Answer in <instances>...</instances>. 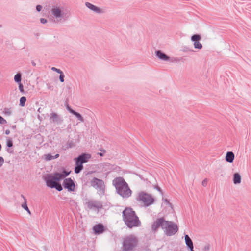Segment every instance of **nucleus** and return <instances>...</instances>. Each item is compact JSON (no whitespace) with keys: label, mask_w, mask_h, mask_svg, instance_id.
Segmentation results:
<instances>
[{"label":"nucleus","mask_w":251,"mask_h":251,"mask_svg":"<svg viewBox=\"0 0 251 251\" xmlns=\"http://www.w3.org/2000/svg\"><path fill=\"white\" fill-rule=\"evenodd\" d=\"M233 182L235 185L239 184L241 182V176L239 173H235L233 174Z\"/></svg>","instance_id":"19"},{"label":"nucleus","mask_w":251,"mask_h":251,"mask_svg":"<svg viewBox=\"0 0 251 251\" xmlns=\"http://www.w3.org/2000/svg\"><path fill=\"white\" fill-rule=\"evenodd\" d=\"M50 120L53 123H59L61 122L60 116L56 113L52 112L50 114Z\"/></svg>","instance_id":"15"},{"label":"nucleus","mask_w":251,"mask_h":251,"mask_svg":"<svg viewBox=\"0 0 251 251\" xmlns=\"http://www.w3.org/2000/svg\"><path fill=\"white\" fill-rule=\"evenodd\" d=\"M40 22L43 24H46L48 22L47 20L45 18H41L40 19Z\"/></svg>","instance_id":"34"},{"label":"nucleus","mask_w":251,"mask_h":251,"mask_svg":"<svg viewBox=\"0 0 251 251\" xmlns=\"http://www.w3.org/2000/svg\"><path fill=\"white\" fill-rule=\"evenodd\" d=\"M79 159H80L82 163H86L91 158V155L89 154H83L78 156Z\"/></svg>","instance_id":"20"},{"label":"nucleus","mask_w":251,"mask_h":251,"mask_svg":"<svg viewBox=\"0 0 251 251\" xmlns=\"http://www.w3.org/2000/svg\"><path fill=\"white\" fill-rule=\"evenodd\" d=\"M63 185L69 191H73L75 190V184L70 178L65 179L63 181Z\"/></svg>","instance_id":"11"},{"label":"nucleus","mask_w":251,"mask_h":251,"mask_svg":"<svg viewBox=\"0 0 251 251\" xmlns=\"http://www.w3.org/2000/svg\"><path fill=\"white\" fill-rule=\"evenodd\" d=\"M75 160L76 166L83 165V163H82V162H81L80 159H79L78 157L77 158H75Z\"/></svg>","instance_id":"28"},{"label":"nucleus","mask_w":251,"mask_h":251,"mask_svg":"<svg viewBox=\"0 0 251 251\" xmlns=\"http://www.w3.org/2000/svg\"><path fill=\"white\" fill-rule=\"evenodd\" d=\"M19 84V88L21 92L24 91V87L23 85L21 83H18Z\"/></svg>","instance_id":"35"},{"label":"nucleus","mask_w":251,"mask_h":251,"mask_svg":"<svg viewBox=\"0 0 251 251\" xmlns=\"http://www.w3.org/2000/svg\"><path fill=\"white\" fill-rule=\"evenodd\" d=\"M93 229L95 234H101L104 231V227L101 224L95 225Z\"/></svg>","instance_id":"16"},{"label":"nucleus","mask_w":251,"mask_h":251,"mask_svg":"<svg viewBox=\"0 0 251 251\" xmlns=\"http://www.w3.org/2000/svg\"><path fill=\"white\" fill-rule=\"evenodd\" d=\"M51 70L53 71H55L59 74H60L62 72V71L59 69H57L54 67H52L51 68Z\"/></svg>","instance_id":"30"},{"label":"nucleus","mask_w":251,"mask_h":251,"mask_svg":"<svg viewBox=\"0 0 251 251\" xmlns=\"http://www.w3.org/2000/svg\"><path fill=\"white\" fill-rule=\"evenodd\" d=\"M100 156H102V153H100Z\"/></svg>","instance_id":"42"},{"label":"nucleus","mask_w":251,"mask_h":251,"mask_svg":"<svg viewBox=\"0 0 251 251\" xmlns=\"http://www.w3.org/2000/svg\"><path fill=\"white\" fill-rule=\"evenodd\" d=\"M235 158L234 154L232 151H228L226 153L225 156V160L226 162L231 163L233 162Z\"/></svg>","instance_id":"18"},{"label":"nucleus","mask_w":251,"mask_h":251,"mask_svg":"<svg viewBox=\"0 0 251 251\" xmlns=\"http://www.w3.org/2000/svg\"><path fill=\"white\" fill-rule=\"evenodd\" d=\"M42 9V6L41 5H38L36 6V10L37 11L40 12Z\"/></svg>","instance_id":"37"},{"label":"nucleus","mask_w":251,"mask_h":251,"mask_svg":"<svg viewBox=\"0 0 251 251\" xmlns=\"http://www.w3.org/2000/svg\"><path fill=\"white\" fill-rule=\"evenodd\" d=\"M155 53L156 56L161 60L167 61L169 60V57L160 50H157Z\"/></svg>","instance_id":"17"},{"label":"nucleus","mask_w":251,"mask_h":251,"mask_svg":"<svg viewBox=\"0 0 251 251\" xmlns=\"http://www.w3.org/2000/svg\"><path fill=\"white\" fill-rule=\"evenodd\" d=\"M117 193L124 198H128L132 195V191L128 186V184L122 177H117L112 181Z\"/></svg>","instance_id":"3"},{"label":"nucleus","mask_w":251,"mask_h":251,"mask_svg":"<svg viewBox=\"0 0 251 251\" xmlns=\"http://www.w3.org/2000/svg\"><path fill=\"white\" fill-rule=\"evenodd\" d=\"M14 80L16 82L18 83H21V74L20 73H18L14 76Z\"/></svg>","instance_id":"24"},{"label":"nucleus","mask_w":251,"mask_h":251,"mask_svg":"<svg viewBox=\"0 0 251 251\" xmlns=\"http://www.w3.org/2000/svg\"><path fill=\"white\" fill-rule=\"evenodd\" d=\"M10 131L9 130L7 129V130H5V134L6 135H9L10 134Z\"/></svg>","instance_id":"40"},{"label":"nucleus","mask_w":251,"mask_h":251,"mask_svg":"<svg viewBox=\"0 0 251 251\" xmlns=\"http://www.w3.org/2000/svg\"><path fill=\"white\" fill-rule=\"evenodd\" d=\"M135 200L137 202L145 207L150 206L155 201V198L151 194L143 191L137 194Z\"/></svg>","instance_id":"5"},{"label":"nucleus","mask_w":251,"mask_h":251,"mask_svg":"<svg viewBox=\"0 0 251 251\" xmlns=\"http://www.w3.org/2000/svg\"><path fill=\"white\" fill-rule=\"evenodd\" d=\"M209 249H210V246L209 245H207L205 246L204 247V249H203L204 251H208L209 250Z\"/></svg>","instance_id":"36"},{"label":"nucleus","mask_w":251,"mask_h":251,"mask_svg":"<svg viewBox=\"0 0 251 251\" xmlns=\"http://www.w3.org/2000/svg\"><path fill=\"white\" fill-rule=\"evenodd\" d=\"M207 183V180L206 179H204L202 182V185L203 186H205Z\"/></svg>","instance_id":"39"},{"label":"nucleus","mask_w":251,"mask_h":251,"mask_svg":"<svg viewBox=\"0 0 251 251\" xmlns=\"http://www.w3.org/2000/svg\"><path fill=\"white\" fill-rule=\"evenodd\" d=\"M6 123V121L2 117L0 116V124H4Z\"/></svg>","instance_id":"32"},{"label":"nucleus","mask_w":251,"mask_h":251,"mask_svg":"<svg viewBox=\"0 0 251 251\" xmlns=\"http://www.w3.org/2000/svg\"><path fill=\"white\" fill-rule=\"evenodd\" d=\"M59 156V155L58 154H56L54 156H52L50 154H47L43 156V158L47 161H50L54 159L57 158Z\"/></svg>","instance_id":"23"},{"label":"nucleus","mask_w":251,"mask_h":251,"mask_svg":"<svg viewBox=\"0 0 251 251\" xmlns=\"http://www.w3.org/2000/svg\"><path fill=\"white\" fill-rule=\"evenodd\" d=\"M138 240L136 237L130 235L124 237L122 242V248L125 251H132L136 247Z\"/></svg>","instance_id":"6"},{"label":"nucleus","mask_w":251,"mask_h":251,"mask_svg":"<svg viewBox=\"0 0 251 251\" xmlns=\"http://www.w3.org/2000/svg\"><path fill=\"white\" fill-rule=\"evenodd\" d=\"M123 219L126 224L129 228L138 226L141 223L138 217L131 208H126L123 212Z\"/></svg>","instance_id":"4"},{"label":"nucleus","mask_w":251,"mask_h":251,"mask_svg":"<svg viewBox=\"0 0 251 251\" xmlns=\"http://www.w3.org/2000/svg\"><path fill=\"white\" fill-rule=\"evenodd\" d=\"M85 204L89 209L92 210L98 211L102 207V204L100 202L94 200L88 201Z\"/></svg>","instance_id":"9"},{"label":"nucleus","mask_w":251,"mask_h":251,"mask_svg":"<svg viewBox=\"0 0 251 251\" xmlns=\"http://www.w3.org/2000/svg\"><path fill=\"white\" fill-rule=\"evenodd\" d=\"M191 251H194L193 250H193L192 249V250H191Z\"/></svg>","instance_id":"43"},{"label":"nucleus","mask_w":251,"mask_h":251,"mask_svg":"<svg viewBox=\"0 0 251 251\" xmlns=\"http://www.w3.org/2000/svg\"><path fill=\"white\" fill-rule=\"evenodd\" d=\"M83 167V165L75 166V173L76 174L79 173L82 170Z\"/></svg>","instance_id":"27"},{"label":"nucleus","mask_w":251,"mask_h":251,"mask_svg":"<svg viewBox=\"0 0 251 251\" xmlns=\"http://www.w3.org/2000/svg\"><path fill=\"white\" fill-rule=\"evenodd\" d=\"M26 99L25 97L23 96L20 99V105L21 106H24L26 102Z\"/></svg>","instance_id":"26"},{"label":"nucleus","mask_w":251,"mask_h":251,"mask_svg":"<svg viewBox=\"0 0 251 251\" xmlns=\"http://www.w3.org/2000/svg\"><path fill=\"white\" fill-rule=\"evenodd\" d=\"M85 5L88 8H89L90 10H92V11L95 12L96 13L101 14V13H103L104 12V10L103 9L100 8L99 7H97V6L91 4V3H89L88 2H86Z\"/></svg>","instance_id":"12"},{"label":"nucleus","mask_w":251,"mask_h":251,"mask_svg":"<svg viewBox=\"0 0 251 251\" xmlns=\"http://www.w3.org/2000/svg\"><path fill=\"white\" fill-rule=\"evenodd\" d=\"M201 39V36L199 34H194L191 36V40L193 42V46L195 49L201 50L203 46L200 42Z\"/></svg>","instance_id":"10"},{"label":"nucleus","mask_w":251,"mask_h":251,"mask_svg":"<svg viewBox=\"0 0 251 251\" xmlns=\"http://www.w3.org/2000/svg\"><path fill=\"white\" fill-rule=\"evenodd\" d=\"M3 113L6 116H10L12 113V110L11 108H4L3 111Z\"/></svg>","instance_id":"25"},{"label":"nucleus","mask_w":251,"mask_h":251,"mask_svg":"<svg viewBox=\"0 0 251 251\" xmlns=\"http://www.w3.org/2000/svg\"><path fill=\"white\" fill-rule=\"evenodd\" d=\"M69 174L70 172L64 171L61 173L48 174L44 176V180L48 187L50 188H54L58 191H60L62 190V187L57 181L63 179Z\"/></svg>","instance_id":"2"},{"label":"nucleus","mask_w":251,"mask_h":251,"mask_svg":"<svg viewBox=\"0 0 251 251\" xmlns=\"http://www.w3.org/2000/svg\"><path fill=\"white\" fill-rule=\"evenodd\" d=\"M50 19L54 23L60 24L68 18V11L61 4L55 3L50 7Z\"/></svg>","instance_id":"1"},{"label":"nucleus","mask_w":251,"mask_h":251,"mask_svg":"<svg viewBox=\"0 0 251 251\" xmlns=\"http://www.w3.org/2000/svg\"><path fill=\"white\" fill-rule=\"evenodd\" d=\"M7 146L8 147H11L13 146V143L11 140H8L7 141Z\"/></svg>","instance_id":"33"},{"label":"nucleus","mask_w":251,"mask_h":251,"mask_svg":"<svg viewBox=\"0 0 251 251\" xmlns=\"http://www.w3.org/2000/svg\"><path fill=\"white\" fill-rule=\"evenodd\" d=\"M59 74H60V76H59L60 81L61 82H64V75L63 74V72Z\"/></svg>","instance_id":"29"},{"label":"nucleus","mask_w":251,"mask_h":251,"mask_svg":"<svg viewBox=\"0 0 251 251\" xmlns=\"http://www.w3.org/2000/svg\"><path fill=\"white\" fill-rule=\"evenodd\" d=\"M15 127H16V126H12V128H15Z\"/></svg>","instance_id":"41"},{"label":"nucleus","mask_w":251,"mask_h":251,"mask_svg":"<svg viewBox=\"0 0 251 251\" xmlns=\"http://www.w3.org/2000/svg\"><path fill=\"white\" fill-rule=\"evenodd\" d=\"M21 197L24 199V202L21 204V207L23 209H24L25 210H26L29 215H31V212L27 205V200H26V198L23 195H21Z\"/></svg>","instance_id":"21"},{"label":"nucleus","mask_w":251,"mask_h":251,"mask_svg":"<svg viewBox=\"0 0 251 251\" xmlns=\"http://www.w3.org/2000/svg\"><path fill=\"white\" fill-rule=\"evenodd\" d=\"M4 163V159L2 157H0V167L2 166Z\"/></svg>","instance_id":"38"},{"label":"nucleus","mask_w":251,"mask_h":251,"mask_svg":"<svg viewBox=\"0 0 251 251\" xmlns=\"http://www.w3.org/2000/svg\"><path fill=\"white\" fill-rule=\"evenodd\" d=\"M91 185L98 190V192L100 195H103L104 194L105 185L102 180L94 178L91 181Z\"/></svg>","instance_id":"8"},{"label":"nucleus","mask_w":251,"mask_h":251,"mask_svg":"<svg viewBox=\"0 0 251 251\" xmlns=\"http://www.w3.org/2000/svg\"><path fill=\"white\" fill-rule=\"evenodd\" d=\"M185 240L186 244L189 248L190 250L192 249L193 250V242L188 235H186L185 236Z\"/></svg>","instance_id":"22"},{"label":"nucleus","mask_w":251,"mask_h":251,"mask_svg":"<svg viewBox=\"0 0 251 251\" xmlns=\"http://www.w3.org/2000/svg\"><path fill=\"white\" fill-rule=\"evenodd\" d=\"M162 229L167 236H172L178 231L176 224L171 221H164L162 225Z\"/></svg>","instance_id":"7"},{"label":"nucleus","mask_w":251,"mask_h":251,"mask_svg":"<svg viewBox=\"0 0 251 251\" xmlns=\"http://www.w3.org/2000/svg\"><path fill=\"white\" fill-rule=\"evenodd\" d=\"M66 109L70 113H71L72 114H73L74 115H75L77 118L78 120H79L80 122H84V119L83 117L80 113L74 110L69 105H67L66 106Z\"/></svg>","instance_id":"13"},{"label":"nucleus","mask_w":251,"mask_h":251,"mask_svg":"<svg viewBox=\"0 0 251 251\" xmlns=\"http://www.w3.org/2000/svg\"><path fill=\"white\" fill-rule=\"evenodd\" d=\"M163 201L165 204L168 206L169 207H172L171 203L169 202L167 199H164Z\"/></svg>","instance_id":"31"},{"label":"nucleus","mask_w":251,"mask_h":251,"mask_svg":"<svg viewBox=\"0 0 251 251\" xmlns=\"http://www.w3.org/2000/svg\"><path fill=\"white\" fill-rule=\"evenodd\" d=\"M165 220L163 218H159L157 219L152 225V229L156 231L160 226L162 228V225Z\"/></svg>","instance_id":"14"}]
</instances>
